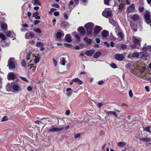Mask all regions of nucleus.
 <instances>
[{"mask_svg": "<svg viewBox=\"0 0 151 151\" xmlns=\"http://www.w3.org/2000/svg\"><path fill=\"white\" fill-rule=\"evenodd\" d=\"M132 39L134 45H131V47L133 49L135 48L139 49L141 41V38L138 37L134 36L133 37Z\"/></svg>", "mask_w": 151, "mask_h": 151, "instance_id": "f257e3e1", "label": "nucleus"}, {"mask_svg": "<svg viewBox=\"0 0 151 151\" xmlns=\"http://www.w3.org/2000/svg\"><path fill=\"white\" fill-rule=\"evenodd\" d=\"M15 62V59L14 58H11L9 59L7 66L9 70H11L15 68V65L14 63Z\"/></svg>", "mask_w": 151, "mask_h": 151, "instance_id": "f03ea898", "label": "nucleus"}, {"mask_svg": "<svg viewBox=\"0 0 151 151\" xmlns=\"http://www.w3.org/2000/svg\"><path fill=\"white\" fill-rule=\"evenodd\" d=\"M94 26V24L91 22L87 23L84 25L88 35H90L91 34V31Z\"/></svg>", "mask_w": 151, "mask_h": 151, "instance_id": "7ed1b4c3", "label": "nucleus"}, {"mask_svg": "<svg viewBox=\"0 0 151 151\" xmlns=\"http://www.w3.org/2000/svg\"><path fill=\"white\" fill-rule=\"evenodd\" d=\"M32 60H33V59H32V58H31V60L29 62H27V63H28V64L27 69L28 70H30L29 71L30 72H34L36 70V67L34 66L33 64H31L30 65H29V63H31Z\"/></svg>", "mask_w": 151, "mask_h": 151, "instance_id": "20e7f679", "label": "nucleus"}, {"mask_svg": "<svg viewBox=\"0 0 151 151\" xmlns=\"http://www.w3.org/2000/svg\"><path fill=\"white\" fill-rule=\"evenodd\" d=\"M144 17L146 23L148 24L150 23L151 22V19H150V14L149 11H146L144 15Z\"/></svg>", "mask_w": 151, "mask_h": 151, "instance_id": "39448f33", "label": "nucleus"}, {"mask_svg": "<svg viewBox=\"0 0 151 151\" xmlns=\"http://www.w3.org/2000/svg\"><path fill=\"white\" fill-rule=\"evenodd\" d=\"M63 129V127L59 128H58L56 126L53 125L51 127L48 131L49 132H52L61 131Z\"/></svg>", "mask_w": 151, "mask_h": 151, "instance_id": "423d86ee", "label": "nucleus"}, {"mask_svg": "<svg viewBox=\"0 0 151 151\" xmlns=\"http://www.w3.org/2000/svg\"><path fill=\"white\" fill-rule=\"evenodd\" d=\"M102 15L104 16L109 18L111 17L112 13L109 11L105 10L103 12Z\"/></svg>", "mask_w": 151, "mask_h": 151, "instance_id": "0eeeda50", "label": "nucleus"}, {"mask_svg": "<svg viewBox=\"0 0 151 151\" xmlns=\"http://www.w3.org/2000/svg\"><path fill=\"white\" fill-rule=\"evenodd\" d=\"M140 58L144 59V60H147V58L149 55V54L148 53L145 52H140Z\"/></svg>", "mask_w": 151, "mask_h": 151, "instance_id": "6e6552de", "label": "nucleus"}, {"mask_svg": "<svg viewBox=\"0 0 151 151\" xmlns=\"http://www.w3.org/2000/svg\"><path fill=\"white\" fill-rule=\"evenodd\" d=\"M115 58L118 61H122L124 58V57L122 54L117 53L114 56Z\"/></svg>", "mask_w": 151, "mask_h": 151, "instance_id": "1a4fd4ad", "label": "nucleus"}, {"mask_svg": "<svg viewBox=\"0 0 151 151\" xmlns=\"http://www.w3.org/2000/svg\"><path fill=\"white\" fill-rule=\"evenodd\" d=\"M104 113L107 115H113L116 118L118 117L115 111H108L106 109H104Z\"/></svg>", "mask_w": 151, "mask_h": 151, "instance_id": "9d476101", "label": "nucleus"}, {"mask_svg": "<svg viewBox=\"0 0 151 151\" xmlns=\"http://www.w3.org/2000/svg\"><path fill=\"white\" fill-rule=\"evenodd\" d=\"M5 34H6V36L8 37H9L11 36V35H14V38L13 39V40H14L15 39V34L14 33L13 31H8L7 32H5Z\"/></svg>", "mask_w": 151, "mask_h": 151, "instance_id": "9b49d317", "label": "nucleus"}, {"mask_svg": "<svg viewBox=\"0 0 151 151\" xmlns=\"http://www.w3.org/2000/svg\"><path fill=\"white\" fill-rule=\"evenodd\" d=\"M134 9V4H132L129 6L127 10V12L129 13L132 12Z\"/></svg>", "mask_w": 151, "mask_h": 151, "instance_id": "f8f14e48", "label": "nucleus"}, {"mask_svg": "<svg viewBox=\"0 0 151 151\" xmlns=\"http://www.w3.org/2000/svg\"><path fill=\"white\" fill-rule=\"evenodd\" d=\"M35 35L33 33L27 32L25 35V37L27 39H29L34 37Z\"/></svg>", "mask_w": 151, "mask_h": 151, "instance_id": "ddd939ff", "label": "nucleus"}, {"mask_svg": "<svg viewBox=\"0 0 151 151\" xmlns=\"http://www.w3.org/2000/svg\"><path fill=\"white\" fill-rule=\"evenodd\" d=\"M12 88L14 91L19 92L21 91V88L19 85L14 84L12 86Z\"/></svg>", "mask_w": 151, "mask_h": 151, "instance_id": "4468645a", "label": "nucleus"}, {"mask_svg": "<svg viewBox=\"0 0 151 151\" xmlns=\"http://www.w3.org/2000/svg\"><path fill=\"white\" fill-rule=\"evenodd\" d=\"M108 35V32L107 30H104L102 32V36L103 39H106Z\"/></svg>", "mask_w": 151, "mask_h": 151, "instance_id": "2eb2a0df", "label": "nucleus"}, {"mask_svg": "<svg viewBox=\"0 0 151 151\" xmlns=\"http://www.w3.org/2000/svg\"><path fill=\"white\" fill-rule=\"evenodd\" d=\"M102 28L100 26H96L95 27L94 32L95 34H97L101 30H102Z\"/></svg>", "mask_w": 151, "mask_h": 151, "instance_id": "dca6fc26", "label": "nucleus"}, {"mask_svg": "<svg viewBox=\"0 0 151 151\" xmlns=\"http://www.w3.org/2000/svg\"><path fill=\"white\" fill-rule=\"evenodd\" d=\"M94 53V50H93L86 51L85 52L86 55L89 56H91Z\"/></svg>", "mask_w": 151, "mask_h": 151, "instance_id": "f3484780", "label": "nucleus"}, {"mask_svg": "<svg viewBox=\"0 0 151 151\" xmlns=\"http://www.w3.org/2000/svg\"><path fill=\"white\" fill-rule=\"evenodd\" d=\"M15 76L14 74L12 73H9L7 76V78L8 80H10L15 78Z\"/></svg>", "mask_w": 151, "mask_h": 151, "instance_id": "a211bd4d", "label": "nucleus"}, {"mask_svg": "<svg viewBox=\"0 0 151 151\" xmlns=\"http://www.w3.org/2000/svg\"><path fill=\"white\" fill-rule=\"evenodd\" d=\"M74 82H76L79 85H81L83 83V82L78 78H75L72 79Z\"/></svg>", "mask_w": 151, "mask_h": 151, "instance_id": "6ab92c4d", "label": "nucleus"}, {"mask_svg": "<svg viewBox=\"0 0 151 151\" xmlns=\"http://www.w3.org/2000/svg\"><path fill=\"white\" fill-rule=\"evenodd\" d=\"M130 26L134 32H136L137 30L136 25L133 22H130Z\"/></svg>", "mask_w": 151, "mask_h": 151, "instance_id": "aec40b11", "label": "nucleus"}, {"mask_svg": "<svg viewBox=\"0 0 151 151\" xmlns=\"http://www.w3.org/2000/svg\"><path fill=\"white\" fill-rule=\"evenodd\" d=\"M143 131H145L146 132H149L151 133V131L150 130L151 129V126H148L145 127H143Z\"/></svg>", "mask_w": 151, "mask_h": 151, "instance_id": "412c9836", "label": "nucleus"}, {"mask_svg": "<svg viewBox=\"0 0 151 151\" xmlns=\"http://www.w3.org/2000/svg\"><path fill=\"white\" fill-rule=\"evenodd\" d=\"M12 86L11 83H8L6 86L7 91H11L12 88Z\"/></svg>", "mask_w": 151, "mask_h": 151, "instance_id": "4be33fe9", "label": "nucleus"}, {"mask_svg": "<svg viewBox=\"0 0 151 151\" xmlns=\"http://www.w3.org/2000/svg\"><path fill=\"white\" fill-rule=\"evenodd\" d=\"M65 40L68 42H70L72 41L71 38L69 34H67L65 35Z\"/></svg>", "mask_w": 151, "mask_h": 151, "instance_id": "5701e85b", "label": "nucleus"}, {"mask_svg": "<svg viewBox=\"0 0 151 151\" xmlns=\"http://www.w3.org/2000/svg\"><path fill=\"white\" fill-rule=\"evenodd\" d=\"M117 35L118 36V39L119 41H121L123 40V36L122 32H119L117 34Z\"/></svg>", "mask_w": 151, "mask_h": 151, "instance_id": "b1692460", "label": "nucleus"}, {"mask_svg": "<svg viewBox=\"0 0 151 151\" xmlns=\"http://www.w3.org/2000/svg\"><path fill=\"white\" fill-rule=\"evenodd\" d=\"M78 31L81 32L82 34H84L86 33V31L84 28L82 27H80L78 28Z\"/></svg>", "mask_w": 151, "mask_h": 151, "instance_id": "393cba45", "label": "nucleus"}, {"mask_svg": "<svg viewBox=\"0 0 151 151\" xmlns=\"http://www.w3.org/2000/svg\"><path fill=\"white\" fill-rule=\"evenodd\" d=\"M32 3L34 5H41L39 0H32Z\"/></svg>", "mask_w": 151, "mask_h": 151, "instance_id": "a878e982", "label": "nucleus"}, {"mask_svg": "<svg viewBox=\"0 0 151 151\" xmlns=\"http://www.w3.org/2000/svg\"><path fill=\"white\" fill-rule=\"evenodd\" d=\"M131 18L134 21H136L139 19V16L137 14H135L132 15Z\"/></svg>", "mask_w": 151, "mask_h": 151, "instance_id": "bb28decb", "label": "nucleus"}, {"mask_svg": "<svg viewBox=\"0 0 151 151\" xmlns=\"http://www.w3.org/2000/svg\"><path fill=\"white\" fill-rule=\"evenodd\" d=\"M140 140L145 142H149L151 141V139L148 137H145L144 138H140Z\"/></svg>", "mask_w": 151, "mask_h": 151, "instance_id": "cd10ccee", "label": "nucleus"}, {"mask_svg": "<svg viewBox=\"0 0 151 151\" xmlns=\"http://www.w3.org/2000/svg\"><path fill=\"white\" fill-rule=\"evenodd\" d=\"M56 37L58 39H60L62 36L64 35V34L63 33L60 32H58L56 34Z\"/></svg>", "mask_w": 151, "mask_h": 151, "instance_id": "c85d7f7f", "label": "nucleus"}, {"mask_svg": "<svg viewBox=\"0 0 151 151\" xmlns=\"http://www.w3.org/2000/svg\"><path fill=\"white\" fill-rule=\"evenodd\" d=\"M132 57L133 58H139L140 56V52H135L133 53L132 55Z\"/></svg>", "mask_w": 151, "mask_h": 151, "instance_id": "c756f323", "label": "nucleus"}, {"mask_svg": "<svg viewBox=\"0 0 151 151\" xmlns=\"http://www.w3.org/2000/svg\"><path fill=\"white\" fill-rule=\"evenodd\" d=\"M101 54V53L100 52L98 51H96L94 54L93 55V57L95 58H97L99 57Z\"/></svg>", "mask_w": 151, "mask_h": 151, "instance_id": "7c9ffc66", "label": "nucleus"}, {"mask_svg": "<svg viewBox=\"0 0 151 151\" xmlns=\"http://www.w3.org/2000/svg\"><path fill=\"white\" fill-rule=\"evenodd\" d=\"M126 143L123 142H119L117 143V145L119 147H122L125 145Z\"/></svg>", "mask_w": 151, "mask_h": 151, "instance_id": "2f4dec72", "label": "nucleus"}, {"mask_svg": "<svg viewBox=\"0 0 151 151\" xmlns=\"http://www.w3.org/2000/svg\"><path fill=\"white\" fill-rule=\"evenodd\" d=\"M34 57L35 58L34 59V62L35 64H37L39 61L40 60V57L39 56H35Z\"/></svg>", "mask_w": 151, "mask_h": 151, "instance_id": "473e14b6", "label": "nucleus"}, {"mask_svg": "<svg viewBox=\"0 0 151 151\" xmlns=\"http://www.w3.org/2000/svg\"><path fill=\"white\" fill-rule=\"evenodd\" d=\"M1 27L2 29L6 30L7 28V24L5 23L2 24L1 25Z\"/></svg>", "mask_w": 151, "mask_h": 151, "instance_id": "72a5a7b5", "label": "nucleus"}, {"mask_svg": "<svg viewBox=\"0 0 151 151\" xmlns=\"http://www.w3.org/2000/svg\"><path fill=\"white\" fill-rule=\"evenodd\" d=\"M84 40L87 43L89 44H90L92 42L91 40V39H88L86 37L84 38Z\"/></svg>", "mask_w": 151, "mask_h": 151, "instance_id": "f704fd0d", "label": "nucleus"}, {"mask_svg": "<svg viewBox=\"0 0 151 151\" xmlns=\"http://www.w3.org/2000/svg\"><path fill=\"white\" fill-rule=\"evenodd\" d=\"M62 26L64 27L65 28L68 27L69 26V25L68 22H65L62 23Z\"/></svg>", "mask_w": 151, "mask_h": 151, "instance_id": "c9c22d12", "label": "nucleus"}, {"mask_svg": "<svg viewBox=\"0 0 151 151\" xmlns=\"http://www.w3.org/2000/svg\"><path fill=\"white\" fill-rule=\"evenodd\" d=\"M36 46L38 47H42L43 46V44L42 42H37L36 44Z\"/></svg>", "mask_w": 151, "mask_h": 151, "instance_id": "e433bc0d", "label": "nucleus"}, {"mask_svg": "<svg viewBox=\"0 0 151 151\" xmlns=\"http://www.w3.org/2000/svg\"><path fill=\"white\" fill-rule=\"evenodd\" d=\"M21 64L22 66L25 67L26 68H27V66L28 65H27L25 60H22Z\"/></svg>", "mask_w": 151, "mask_h": 151, "instance_id": "4c0bfd02", "label": "nucleus"}, {"mask_svg": "<svg viewBox=\"0 0 151 151\" xmlns=\"http://www.w3.org/2000/svg\"><path fill=\"white\" fill-rule=\"evenodd\" d=\"M109 22L110 23L113 25L115 23V21L111 17L109 18Z\"/></svg>", "mask_w": 151, "mask_h": 151, "instance_id": "58836bf2", "label": "nucleus"}, {"mask_svg": "<svg viewBox=\"0 0 151 151\" xmlns=\"http://www.w3.org/2000/svg\"><path fill=\"white\" fill-rule=\"evenodd\" d=\"M61 63V64L63 65H64L65 64V59L63 57L61 58V60L60 61Z\"/></svg>", "mask_w": 151, "mask_h": 151, "instance_id": "ea45409f", "label": "nucleus"}, {"mask_svg": "<svg viewBox=\"0 0 151 151\" xmlns=\"http://www.w3.org/2000/svg\"><path fill=\"white\" fill-rule=\"evenodd\" d=\"M148 45H146V44H145V45L142 48V50L144 51H146L147 50V47Z\"/></svg>", "mask_w": 151, "mask_h": 151, "instance_id": "a19ab883", "label": "nucleus"}, {"mask_svg": "<svg viewBox=\"0 0 151 151\" xmlns=\"http://www.w3.org/2000/svg\"><path fill=\"white\" fill-rule=\"evenodd\" d=\"M0 38H1L3 40H5L6 39L5 36L4 34L2 33L0 34Z\"/></svg>", "mask_w": 151, "mask_h": 151, "instance_id": "79ce46f5", "label": "nucleus"}, {"mask_svg": "<svg viewBox=\"0 0 151 151\" xmlns=\"http://www.w3.org/2000/svg\"><path fill=\"white\" fill-rule=\"evenodd\" d=\"M125 5V4L124 3L121 4L119 6V9H122L123 8Z\"/></svg>", "mask_w": 151, "mask_h": 151, "instance_id": "37998d69", "label": "nucleus"}, {"mask_svg": "<svg viewBox=\"0 0 151 151\" xmlns=\"http://www.w3.org/2000/svg\"><path fill=\"white\" fill-rule=\"evenodd\" d=\"M0 45L3 47H5L6 45V44L5 42V41H3L1 42L0 43Z\"/></svg>", "mask_w": 151, "mask_h": 151, "instance_id": "c03bdc74", "label": "nucleus"}, {"mask_svg": "<svg viewBox=\"0 0 151 151\" xmlns=\"http://www.w3.org/2000/svg\"><path fill=\"white\" fill-rule=\"evenodd\" d=\"M8 120V117L6 116H4L2 118L1 122H4Z\"/></svg>", "mask_w": 151, "mask_h": 151, "instance_id": "a18cd8bd", "label": "nucleus"}, {"mask_svg": "<svg viewBox=\"0 0 151 151\" xmlns=\"http://www.w3.org/2000/svg\"><path fill=\"white\" fill-rule=\"evenodd\" d=\"M56 10V9H55V8H51L50 9V11L48 13L50 14H52V13L53 12H54Z\"/></svg>", "mask_w": 151, "mask_h": 151, "instance_id": "49530a36", "label": "nucleus"}, {"mask_svg": "<svg viewBox=\"0 0 151 151\" xmlns=\"http://www.w3.org/2000/svg\"><path fill=\"white\" fill-rule=\"evenodd\" d=\"M74 2L73 1H70L69 3V9H72L73 8L71 7L70 6L71 5H73V4Z\"/></svg>", "mask_w": 151, "mask_h": 151, "instance_id": "de8ad7c7", "label": "nucleus"}, {"mask_svg": "<svg viewBox=\"0 0 151 151\" xmlns=\"http://www.w3.org/2000/svg\"><path fill=\"white\" fill-rule=\"evenodd\" d=\"M111 0H104V4L106 5H109V2Z\"/></svg>", "mask_w": 151, "mask_h": 151, "instance_id": "09e8293b", "label": "nucleus"}, {"mask_svg": "<svg viewBox=\"0 0 151 151\" xmlns=\"http://www.w3.org/2000/svg\"><path fill=\"white\" fill-rule=\"evenodd\" d=\"M64 45L65 46L67 47H68L69 48H71L72 47V45L68 44V43H64Z\"/></svg>", "mask_w": 151, "mask_h": 151, "instance_id": "8fccbe9b", "label": "nucleus"}, {"mask_svg": "<svg viewBox=\"0 0 151 151\" xmlns=\"http://www.w3.org/2000/svg\"><path fill=\"white\" fill-rule=\"evenodd\" d=\"M105 81L103 80H101L99 81L98 82V83L99 85H102L103 84L104 82Z\"/></svg>", "mask_w": 151, "mask_h": 151, "instance_id": "3c124183", "label": "nucleus"}, {"mask_svg": "<svg viewBox=\"0 0 151 151\" xmlns=\"http://www.w3.org/2000/svg\"><path fill=\"white\" fill-rule=\"evenodd\" d=\"M110 66L113 68H117L116 65L114 63H112L110 65Z\"/></svg>", "mask_w": 151, "mask_h": 151, "instance_id": "603ef678", "label": "nucleus"}, {"mask_svg": "<svg viewBox=\"0 0 151 151\" xmlns=\"http://www.w3.org/2000/svg\"><path fill=\"white\" fill-rule=\"evenodd\" d=\"M144 8L143 6H139V11L140 12H142L144 11Z\"/></svg>", "mask_w": 151, "mask_h": 151, "instance_id": "864d4df0", "label": "nucleus"}, {"mask_svg": "<svg viewBox=\"0 0 151 151\" xmlns=\"http://www.w3.org/2000/svg\"><path fill=\"white\" fill-rule=\"evenodd\" d=\"M34 30L35 32L38 33H41V31L39 28H37L35 29Z\"/></svg>", "mask_w": 151, "mask_h": 151, "instance_id": "5fc2aeb1", "label": "nucleus"}, {"mask_svg": "<svg viewBox=\"0 0 151 151\" xmlns=\"http://www.w3.org/2000/svg\"><path fill=\"white\" fill-rule=\"evenodd\" d=\"M32 56V55L31 53H29L27 58L26 60H29L30 59L31 57Z\"/></svg>", "mask_w": 151, "mask_h": 151, "instance_id": "6e6d98bb", "label": "nucleus"}, {"mask_svg": "<svg viewBox=\"0 0 151 151\" xmlns=\"http://www.w3.org/2000/svg\"><path fill=\"white\" fill-rule=\"evenodd\" d=\"M53 61L55 66H56L57 64V62L54 58L53 59Z\"/></svg>", "mask_w": 151, "mask_h": 151, "instance_id": "4d7b16f0", "label": "nucleus"}, {"mask_svg": "<svg viewBox=\"0 0 151 151\" xmlns=\"http://www.w3.org/2000/svg\"><path fill=\"white\" fill-rule=\"evenodd\" d=\"M75 37L78 41H80V38L78 35H75Z\"/></svg>", "mask_w": 151, "mask_h": 151, "instance_id": "13d9d810", "label": "nucleus"}, {"mask_svg": "<svg viewBox=\"0 0 151 151\" xmlns=\"http://www.w3.org/2000/svg\"><path fill=\"white\" fill-rule=\"evenodd\" d=\"M129 96L130 97H132L133 96V95L132 94V91L130 90L129 92Z\"/></svg>", "mask_w": 151, "mask_h": 151, "instance_id": "bf43d9fd", "label": "nucleus"}, {"mask_svg": "<svg viewBox=\"0 0 151 151\" xmlns=\"http://www.w3.org/2000/svg\"><path fill=\"white\" fill-rule=\"evenodd\" d=\"M20 78H21V79L23 80L26 82H28V81L27 80L25 77L21 76V77H20Z\"/></svg>", "mask_w": 151, "mask_h": 151, "instance_id": "052dcab7", "label": "nucleus"}, {"mask_svg": "<svg viewBox=\"0 0 151 151\" xmlns=\"http://www.w3.org/2000/svg\"><path fill=\"white\" fill-rule=\"evenodd\" d=\"M40 22V20H37L34 22V23L35 25H36L38 24Z\"/></svg>", "mask_w": 151, "mask_h": 151, "instance_id": "680f3d73", "label": "nucleus"}, {"mask_svg": "<svg viewBox=\"0 0 151 151\" xmlns=\"http://www.w3.org/2000/svg\"><path fill=\"white\" fill-rule=\"evenodd\" d=\"M39 14L38 12L37 11L33 13V17H36Z\"/></svg>", "mask_w": 151, "mask_h": 151, "instance_id": "e2e57ef3", "label": "nucleus"}, {"mask_svg": "<svg viewBox=\"0 0 151 151\" xmlns=\"http://www.w3.org/2000/svg\"><path fill=\"white\" fill-rule=\"evenodd\" d=\"M27 90L29 91H32V88L31 86H29L27 88Z\"/></svg>", "mask_w": 151, "mask_h": 151, "instance_id": "0e129e2a", "label": "nucleus"}, {"mask_svg": "<svg viewBox=\"0 0 151 151\" xmlns=\"http://www.w3.org/2000/svg\"><path fill=\"white\" fill-rule=\"evenodd\" d=\"M121 48L123 49H124L127 48V46L125 45H122L121 46Z\"/></svg>", "mask_w": 151, "mask_h": 151, "instance_id": "69168bd1", "label": "nucleus"}, {"mask_svg": "<svg viewBox=\"0 0 151 151\" xmlns=\"http://www.w3.org/2000/svg\"><path fill=\"white\" fill-rule=\"evenodd\" d=\"M52 6L56 8H59L60 7L59 5L57 4H53L52 5Z\"/></svg>", "mask_w": 151, "mask_h": 151, "instance_id": "338daca9", "label": "nucleus"}, {"mask_svg": "<svg viewBox=\"0 0 151 151\" xmlns=\"http://www.w3.org/2000/svg\"><path fill=\"white\" fill-rule=\"evenodd\" d=\"M70 111L69 110H67L65 112V114L67 115H68L70 114Z\"/></svg>", "mask_w": 151, "mask_h": 151, "instance_id": "774afa93", "label": "nucleus"}]
</instances>
